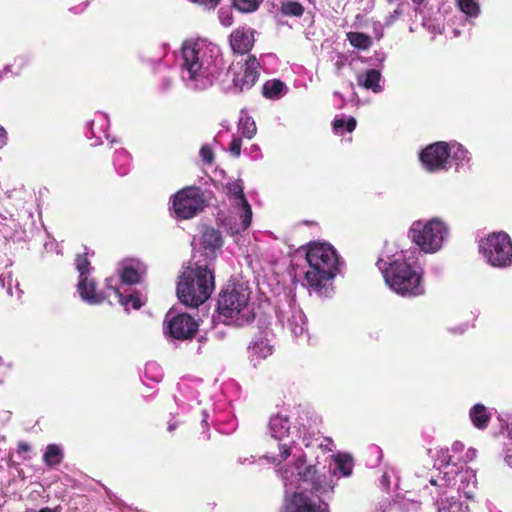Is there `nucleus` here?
<instances>
[{
  "label": "nucleus",
  "mask_w": 512,
  "mask_h": 512,
  "mask_svg": "<svg viewBox=\"0 0 512 512\" xmlns=\"http://www.w3.org/2000/svg\"><path fill=\"white\" fill-rule=\"evenodd\" d=\"M305 258L309 266L305 272L306 283L311 289L319 292L336 275L337 252L330 244L313 241L305 247Z\"/></svg>",
  "instance_id": "f257e3e1"
},
{
  "label": "nucleus",
  "mask_w": 512,
  "mask_h": 512,
  "mask_svg": "<svg viewBox=\"0 0 512 512\" xmlns=\"http://www.w3.org/2000/svg\"><path fill=\"white\" fill-rule=\"evenodd\" d=\"M379 259L377 266L382 271L385 283L395 293L404 297H415L424 293L422 271L403 257L391 261L388 266Z\"/></svg>",
  "instance_id": "f03ea898"
},
{
  "label": "nucleus",
  "mask_w": 512,
  "mask_h": 512,
  "mask_svg": "<svg viewBox=\"0 0 512 512\" xmlns=\"http://www.w3.org/2000/svg\"><path fill=\"white\" fill-rule=\"evenodd\" d=\"M214 275L207 266L186 267L177 282V297L182 304L197 308L214 290Z\"/></svg>",
  "instance_id": "7ed1b4c3"
},
{
  "label": "nucleus",
  "mask_w": 512,
  "mask_h": 512,
  "mask_svg": "<svg viewBox=\"0 0 512 512\" xmlns=\"http://www.w3.org/2000/svg\"><path fill=\"white\" fill-rule=\"evenodd\" d=\"M250 289L243 284L228 285L217 300V311L225 323L242 326L251 322L255 315L250 306Z\"/></svg>",
  "instance_id": "20e7f679"
},
{
  "label": "nucleus",
  "mask_w": 512,
  "mask_h": 512,
  "mask_svg": "<svg viewBox=\"0 0 512 512\" xmlns=\"http://www.w3.org/2000/svg\"><path fill=\"white\" fill-rule=\"evenodd\" d=\"M181 68L183 78L197 90H203L212 85L209 61L205 48L194 41H185L181 47Z\"/></svg>",
  "instance_id": "39448f33"
},
{
  "label": "nucleus",
  "mask_w": 512,
  "mask_h": 512,
  "mask_svg": "<svg viewBox=\"0 0 512 512\" xmlns=\"http://www.w3.org/2000/svg\"><path fill=\"white\" fill-rule=\"evenodd\" d=\"M448 235V227L438 219L414 222L409 230L411 240L425 253L439 251Z\"/></svg>",
  "instance_id": "423d86ee"
},
{
  "label": "nucleus",
  "mask_w": 512,
  "mask_h": 512,
  "mask_svg": "<svg viewBox=\"0 0 512 512\" xmlns=\"http://www.w3.org/2000/svg\"><path fill=\"white\" fill-rule=\"evenodd\" d=\"M480 251L494 267L512 266V240L505 232H494L480 241Z\"/></svg>",
  "instance_id": "0eeeda50"
},
{
  "label": "nucleus",
  "mask_w": 512,
  "mask_h": 512,
  "mask_svg": "<svg viewBox=\"0 0 512 512\" xmlns=\"http://www.w3.org/2000/svg\"><path fill=\"white\" fill-rule=\"evenodd\" d=\"M205 207L203 192L199 187H186L178 191L172 202L175 215L181 219H190Z\"/></svg>",
  "instance_id": "6e6552de"
},
{
  "label": "nucleus",
  "mask_w": 512,
  "mask_h": 512,
  "mask_svg": "<svg viewBox=\"0 0 512 512\" xmlns=\"http://www.w3.org/2000/svg\"><path fill=\"white\" fill-rule=\"evenodd\" d=\"M164 323L170 337L176 340H190L198 332V322L187 313H174L169 311Z\"/></svg>",
  "instance_id": "1a4fd4ad"
},
{
  "label": "nucleus",
  "mask_w": 512,
  "mask_h": 512,
  "mask_svg": "<svg viewBox=\"0 0 512 512\" xmlns=\"http://www.w3.org/2000/svg\"><path fill=\"white\" fill-rule=\"evenodd\" d=\"M450 155V148L446 142H436L425 147L419 158L425 170L433 173L446 169Z\"/></svg>",
  "instance_id": "9d476101"
},
{
  "label": "nucleus",
  "mask_w": 512,
  "mask_h": 512,
  "mask_svg": "<svg viewBox=\"0 0 512 512\" xmlns=\"http://www.w3.org/2000/svg\"><path fill=\"white\" fill-rule=\"evenodd\" d=\"M282 512H329L328 504L306 491L294 492L286 500Z\"/></svg>",
  "instance_id": "9b49d317"
},
{
  "label": "nucleus",
  "mask_w": 512,
  "mask_h": 512,
  "mask_svg": "<svg viewBox=\"0 0 512 512\" xmlns=\"http://www.w3.org/2000/svg\"><path fill=\"white\" fill-rule=\"evenodd\" d=\"M260 63L254 55L248 56L241 71L234 74L232 82L239 91L252 88L259 77Z\"/></svg>",
  "instance_id": "f8f14e48"
},
{
  "label": "nucleus",
  "mask_w": 512,
  "mask_h": 512,
  "mask_svg": "<svg viewBox=\"0 0 512 512\" xmlns=\"http://www.w3.org/2000/svg\"><path fill=\"white\" fill-rule=\"evenodd\" d=\"M256 31L250 27H239L229 37L230 47L235 54L249 53L255 43Z\"/></svg>",
  "instance_id": "ddd939ff"
},
{
  "label": "nucleus",
  "mask_w": 512,
  "mask_h": 512,
  "mask_svg": "<svg viewBox=\"0 0 512 512\" xmlns=\"http://www.w3.org/2000/svg\"><path fill=\"white\" fill-rule=\"evenodd\" d=\"M77 291L82 300L89 304H100L106 299L104 292H98L96 290V282L89 275L79 278Z\"/></svg>",
  "instance_id": "4468645a"
},
{
  "label": "nucleus",
  "mask_w": 512,
  "mask_h": 512,
  "mask_svg": "<svg viewBox=\"0 0 512 512\" xmlns=\"http://www.w3.org/2000/svg\"><path fill=\"white\" fill-rule=\"evenodd\" d=\"M201 246L206 254L214 255L215 251L223 246L221 232L212 227H205L201 235Z\"/></svg>",
  "instance_id": "2eb2a0df"
},
{
  "label": "nucleus",
  "mask_w": 512,
  "mask_h": 512,
  "mask_svg": "<svg viewBox=\"0 0 512 512\" xmlns=\"http://www.w3.org/2000/svg\"><path fill=\"white\" fill-rule=\"evenodd\" d=\"M469 418L475 428L484 430L488 427L492 414L488 411L486 406L477 403L470 408Z\"/></svg>",
  "instance_id": "dca6fc26"
},
{
  "label": "nucleus",
  "mask_w": 512,
  "mask_h": 512,
  "mask_svg": "<svg viewBox=\"0 0 512 512\" xmlns=\"http://www.w3.org/2000/svg\"><path fill=\"white\" fill-rule=\"evenodd\" d=\"M381 73L377 69H368L363 73L357 75L358 85L364 87L367 90H372L374 93L382 91L380 85Z\"/></svg>",
  "instance_id": "f3484780"
},
{
  "label": "nucleus",
  "mask_w": 512,
  "mask_h": 512,
  "mask_svg": "<svg viewBox=\"0 0 512 512\" xmlns=\"http://www.w3.org/2000/svg\"><path fill=\"white\" fill-rule=\"evenodd\" d=\"M304 477H311L312 491L316 494H324L332 489L330 481L327 480L325 475L318 474L315 466L307 467Z\"/></svg>",
  "instance_id": "a211bd4d"
},
{
  "label": "nucleus",
  "mask_w": 512,
  "mask_h": 512,
  "mask_svg": "<svg viewBox=\"0 0 512 512\" xmlns=\"http://www.w3.org/2000/svg\"><path fill=\"white\" fill-rule=\"evenodd\" d=\"M115 294L118 302L125 307V309L128 311L129 306H131L134 310H138L142 307L143 303L140 298V294L138 292H134L129 295H123L119 289L109 287Z\"/></svg>",
  "instance_id": "6ab92c4d"
},
{
  "label": "nucleus",
  "mask_w": 512,
  "mask_h": 512,
  "mask_svg": "<svg viewBox=\"0 0 512 512\" xmlns=\"http://www.w3.org/2000/svg\"><path fill=\"white\" fill-rule=\"evenodd\" d=\"M346 37L349 43L359 50H368L373 44L372 38L362 32L351 31L346 34Z\"/></svg>",
  "instance_id": "aec40b11"
},
{
  "label": "nucleus",
  "mask_w": 512,
  "mask_h": 512,
  "mask_svg": "<svg viewBox=\"0 0 512 512\" xmlns=\"http://www.w3.org/2000/svg\"><path fill=\"white\" fill-rule=\"evenodd\" d=\"M227 194L230 199L235 201L236 205L247 200L244 194V186L242 180H236L232 183H228Z\"/></svg>",
  "instance_id": "412c9836"
},
{
  "label": "nucleus",
  "mask_w": 512,
  "mask_h": 512,
  "mask_svg": "<svg viewBox=\"0 0 512 512\" xmlns=\"http://www.w3.org/2000/svg\"><path fill=\"white\" fill-rule=\"evenodd\" d=\"M272 354V347L265 340L257 341L250 350V357L254 359H265Z\"/></svg>",
  "instance_id": "4be33fe9"
},
{
  "label": "nucleus",
  "mask_w": 512,
  "mask_h": 512,
  "mask_svg": "<svg viewBox=\"0 0 512 512\" xmlns=\"http://www.w3.org/2000/svg\"><path fill=\"white\" fill-rule=\"evenodd\" d=\"M284 86L281 80H269L263 85V95L269 99L277 98L282 93Z\"/></svg>",
  "instance_id": "5701e85b"
},
{
  "label": "nucleus",
  "mask_w": 512,
  "mask_h": 512,
  "mask_svg": "<svg viewBox=\"0 0 512 512\" xmlns=\"http://www.w3.org/2000/svg\"><path fill=\"white\" fill-rule=\"evenodd\" d=\"M74 266L75 269L79 273V278H82L83 276L90 275L91 270L93 269L91 266V263L88 259V253L83 252L80 254H77L74 259Z\"/></svg>",
  "instance_id": "b1692460"
},
{
  "label": "nucleus",
  "mask_w": 512,
  "mask_h": 512,
  "mask_svg": "<svg viewBox=\"0 0 512 512\" xmlns=\"http://www.w3.org/2000/svg\"><path fill=\"white\" fill-rule=\"evenodd\" d=\"M336 463V468L341 472L343 476H349L352 473L353 459L348 454H337L333 455Z\"/></svg>",
  "instance_id": "393cba45"
},
{
  "label": "nucleus",
  "mask_w": 512,
  "mask_h": 512,
  "mask_svg": "<svg viewBox=\"0 0 512 512\" xmlns=\"http://www.w3.org/2000/svg\"><path fill=\"white\" fill-rule=\"evenodd\" d=\"M256 131V124L251 117L245 116L240 118L238 124V132L241 134V136L247 139H251L256 134Z\"/></svg>",
  "instance_id": "a878e982"
},
{
  "label": "nucleus",
  "mask_w": 512,
  "mask_h": 512,
  "mask_svg": "<svg viewBox=\"0 0 512 512\" xmlns=\"http://www.w3.org/2000/svg\"><path fill=\"white\" fill-rule=\"evenodd\" d=\"M121 281L128 285L137 284L141 281V275L133 266H125L120 274Z\"/></svg>",
  "instance_id": "bb28decb"
},
{
  "label": "nucleus",
  "mask_w": 512,
  "mask_h": 512,
  "mask_svg": "<svg viewBox=\"0 0 512 512\" xmlns=\"http://www.w3.org/2000/svg\"><path fill=\"white\" fill-rule=\"evenodd\" d=\"M356 120L354 117H349L347 120L344 119H335L333 121V130L335 133H343L344 130L351 133L356 128Z\"/></svg>",
  "instance_id": "cd10ccee"
},
{
  "label": "nucleus",
  "mask_w": 512,
  "mask_h": 512,
  "mask_svg": "<svg viewBox=\"0 0 512 512\" xmlns=\"http://www.w3.org/2000/svg\"><path fill=\"white\" fill-rule=\"evenodd\" d=\"M281 12L287 16L301 17L304 13V7L296 1H289L282 4Z\"/></svg>",
  "instance_id": "c85d7f7f"
},
{
  "label": "nucleus",
  "mask_w": 512,
  "mask_h": 512,
  "mask_svg": "<svg viewBox=\"0 0 512 512\" xmlns=\"http://www.w3.org/2000/svg\"><path fill=\"white\" fill-rule=\"evenodd\" d=\"M458 5L468 16H476L479 13V5L474 0H458Z\"/></svg>",
  "instance_id": "c756f323"
},
{
  "label": "nucleus",
  "mask_w": 512,
  "mask_h": 512,
  "mask_svg": "<svg viewBox=\"0 0 512 512\" xmlns=\"http://www.w3.org/2000/svg\"><path fill=\"white\" fill-rule=\"evenodd\" d=\"M234 6L241 12L249 13L256 11L259 3L256 0H235Z\"/></svg>",
  "instance_id": "7c9ffc66"
},
{
  "label": "nucleus",
  "mask_w": 512,
  "mask_h": 512,
  "mask_svg": "<svg viewBox=\"0 0 512 512\" xmlns=\"http://www.w3.org/2000/svg\"><path fill=\"white\" fill-rule=\"evenodd\" d=\"M87 506V498L85 496H77L70 498L68 502L69 512H84Z\"/></svg>",
  "instance_id": "2f4dec72"
},
{
  "label": "nucleus",
  "mask_w": 512,
  "mask_h": 512,
  "mask_svg": "<svg viewBox=\"0 0 512 512\" xmlns=\"http://www.w3.org/2000/svg\"><path fill=\"white\" fill-rule=\"evenodd\" d=\"M239 208L243 210V213L240 215L242 219V226L244 229L248 228L252 221V209L249 202L246 200L237 205Z\"/></svg>",
  "instance_id": "473e14b6"
},
{
  "label": "nucleus",
  "mask_w": 512,
  "mask_h": 512,
  "mask_svg": "<svg viewBox=\"0 0 512 512\" xmlns=\"http://www.w3.org/2000/svg\"><path fill=\"white\" fill-rule=\"evenodd\" d=\"M61 455L58 447L50 445L44 454V460L48 465H54L60 462Z\"/></svg>",
  "instance_id": "72a5a7b5"
},
{
  "label": "nucleus",
  "mask_w": 512,
  "mask_h": 512,
  "mask_svg": "<svg viewBox=\"0 0 512 512\" xmlns=\"http://www.w3.org/2000/svg\"><path fill=\"white\" fill-rule=\"evenodd\" d=\"M279 454L277 456H273L272 459L274 462H282L286 460L291 455V447L287 444L278 443Z\"/></svg>",
  "instance_id": "f704fd0d"
},
{
  "label": "nucleus",
  "mask_w": 512,
  "mask_h": 512,
  "mask_svg": "<svg viewBox=\"0 0 512 512\" xmlns=\"http://www.w3.org/2000/svg\"><path fill=\"white\" fill-rule=\"evenodd\" d=\"M242 140L240 137H233L229 145V152L233 157H239L241 154Z\"/></svg>",
  "instance_id": "c9c22d12"
},
{
  "label": "nucleus",
  "mask_w": 512,
  "mask_h": 512,
  "mask_svg": "<svg viewBox=\"0 0 512 512\" xmlns=\"http://www.w3.org/2000/svg\"><path fill=\"white\" fill-rule=\"evenodd\" d=\"M200 156L204 163L211 164L214 160V152L208 145H204L200 149Z\"/></svg>",
  "instance_id": "e433bc0d"
},
{
  "label": "nucleus",
  "mask_w": 512,
  "mask_h": 512,
  "mask_svg": "<svg viewBox=\"0 0 512 512\" xmlns=\"http://www.w3.org/2000/svg\"><path fill=\"white\" fill-rule=\"evenodd\" d=\"M192 3L198 4L205 8L214 10L221 0H190Z\"/></svg>",
  "instance_id": "4c0bfd02"
},
{
  "label": "nucleus",
  "mask_w": 512,
  "mask_h": 512,
  "mask_svg": "<svg viewBox=\"0 0 512 512\" xmlns=\"http://www.w3.org/2000/svg\"><path fill=\"white\" fill-rule=\"evenodd\" d=\"M467 154H468V151L466 149H464L461 145H458L457 151H455L454 156L457 159H461V160L467 159L468 160Z\"/></svg>",
  "instance_id": "58836bf2"
},
{
  "label": "nucleus",
  "mask_w": 512,
  "mask_h": 512,
  "mask_svg": "<svg viewBox=\"0 0 512 512\" xmlns=\"http://www.w3.org/2000/svg\"><path fill=\"white\" fill-rule=\"evenodd\" d=\"M18 448H19V451H21V452H27L30 450L29 444L24 443V442L19 443Z\"/></svg>",
  "instance_id": "ea45409f"
},
{
  "label": "nucleus",
  "mask_w": 512,
  "mask_h": 512,
  "mask_svg": "<svg viewBox=\"0 0 512 512\" xmlns=\"http://www.w3.org/2000/svg\"><path fill=\"white\" fill-rule=\"evenodd\" d=\"M505 462L507 463V465H509L510 467H512V455H506L505 458H504Z\"/></svg>",
  "instance_id": "a19ab883"
},
{
  "label": "nucleus",
  "mask_w": 512,
  "mask_h": 512,
  "mask_svg": "<svg viewBox=\"0 0 512 512\" xmlns=\"http://www.w3.org/2000/svg\"><path fill=\"white\" fill-rule=\"evenodd\" d=\"M5 135V130L3 127L0 126V138L4 137Z\"/></svg>",
  "instance_id": "79ce46f5"
},
{
  "label": "nucleus",
  "mask_w": 512,
  "mask_h": 512,
  "mask_svg": "<svg viewBox=\"0 0 512 512\" xmlns=\"http://www.w3.org/2000/svg\"><path fill=\"white\" fill-rule=\"evenodd\" d=\"M39 512H54V511L49 508H44V509H41Z\"/></svg>",
  "instance_id": "37998d69"
},
{
  "label": "nucleus",
  "mask_w": 512,
  "mask_h": 512,
  "mask_svg": "<svg viewBox=\"0 0 512 512\" xmlns=\"http://www.w3.org/2000/svg\"><path fill=\"white\" fill-rule=\"evenodd\" d=\"M414 3L416 4H421L423 3L425 0H412Z\"/></svg>",
  "instance_id": "c03bdc74"
},
{
  "label": "nucleus",
  "mask_w": 512,
  "mask_h": 512,
  "mask_svg": "<svg viewBox=\"0 0 512 512\" xmlns=\"http://www.w3.org/2000/svg\"><path fill=\"white\" fill-rule=\"evenodd\" d=\"M174 428H175V426H174V425H170V426H169V430H170V431H172Z\"/></svg>",
  "instance_id": "a18cd8bd"
}]
</instances>
